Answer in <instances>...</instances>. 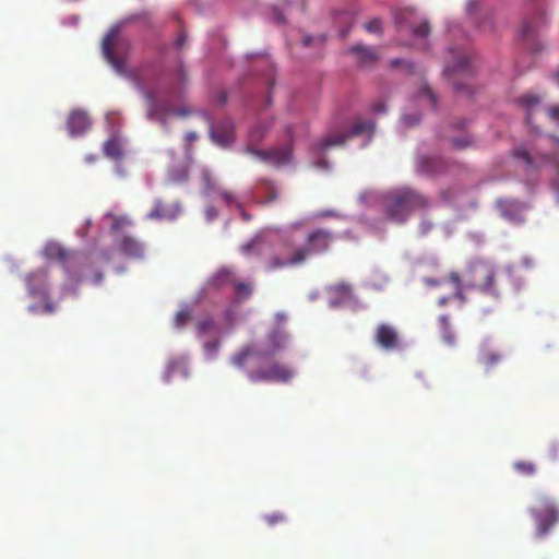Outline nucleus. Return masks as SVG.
I'll return each instance as SVG.
<instances>
[{
  "label": "nucleus",
  "instance_id": "4",
  "mask_svg": "<svg viewBox=\"0 0 559 559\" xmlns=\"http://www.w3.org/2000/svg\"><path fill=\"white\" fill-rule=\"evenodd\" d=\"M295 377L292 367L277 360H267L249 370L247 378L253 383L258 382H280L287 383Z\"/></svg>",
  "mask_w": 559,
  "mask_h": 559
},
{
  "label": "nucleus",
  "instance_id": "14",
  "mask_svg": "<svg viewBox=\"0 0 559 559\" xmlns=\"http://www.w3.org/2000/svg\"><path fill=\"white\" fill-rule=\"evenodd\" d=\"M114 246L119 252L129 258L139 259L144 253L143 245L131 235L122 236L115 240Z\"/></svg>",
  "mask_w": 559,
  "mask_h": 559
},
{
  "label": "nucleus",
  "instance_id": "31",
  "mask_svg": "<svg viewBox=\"0 0 559 559\" xmlns=\"http://www.w3.org/2000/svg\"><path fill=\"white\" fill-rule=\"evenodd\" d=\"M513 468L523 476H533L537 471L536 465L530 461H516L513 464Z\"/></svg>",
  "mask_w": 559,
  "mask_h": 559
},
{
  "label": "nucleus",
  "instance_id": "29",
  "mask_svg": "<svg viewBox=\"0 0 559 559\" xmlns=\"http://www.w3.org/2000/svg\"><path fill=\"white\" fill-rule=\"evenodd\" d=\"M346 139H347V135L343 134V133L329 134L320 142V150L325 151L331 146L343 145L345 143Z\"/></svg>",
  "mask_w": 559,
  "mask_h": 559
},
{
  "label": "nucleus",
  "instance_id": "21",
  "mask_svg": "<svg viewBox=\"0 0 559 559\" xmlns=\"http://www.w3.org/2000/svg\"><path fill=\"white\" fill-rule=\"evenodd\" d=\"M438 321L440 326V335L444 344L448 346H455L456 335L451 326L449 316L442 314L439 317Z\"/></svg>",
  "mask_w": 559,
  "mask_h": 559
},
{
  "label": "nucleus",
  "instance_id": "49",
  "mask_svg": "<svg viewBox=\"0 0 559 559\" xmlns=\"http://www.w3.org/2000/svg\"><path fill=\"white\" fill-rule=\"evenodd\" d=\"M185 139L187 143L191 144L198 139V134L193 131H189L186 133Z\"/></svg>",
  "mask_w": 559,
  "mask_h": 559
},
{
  "label": "nucleus",
  "instance_id": "19",
  "mask_svg": "<svg viewBox=\"0 0 559 559\" xmlns=\"http://www.w3.org/2000/svg\"><path fill=\"white\" fill-rule=\"evenodd\" d=\"M212 140L222 147H227L234 142V128L230 123L218 124L211 129Z\"/></svg>",
  "mask_w": 559,
  "mask_h": 559
},
{
  "label": "nucleus",
  "instance_id": "34",
  "mask_svg": "<svg viewBox=\"0 0 559 559\" xmlns=\"http://www.w3.org/2000/svg\"><path fill=\"white\" fill-rule=\"evenodd\" d=\"M330 293L337 295L343 300H347L350 298L352 289L348 284L340 283V284L331 286Z\"/></svg>",
  "mask_w": 559,
  "mask_h": 559
},
{
  "label": "nucleus",
  "instance_id": "33",
  "mask_svg": "<svg viewBox=\"0 0 559 559\" xmlns=\"http://www.w3.org/2000/svg\"><path fill=\"white\" fill-rule=\"evenodd\" d=\"M192 317V309L188 306L182 307L175 317V325L179 329L183 328Z\"/></svg>",
  "mask_w": 559,
  "mask_h": 559
},
{
  "label": "nucleus",
  "instance_id": "35",
  "mask_svg": "<svg viewBox=\"0 0 559 559\" xmlns=\"http://www.w3.org/2000/svg\"><path fill=\"white\" fill-rule=\"evenodd\" d=\"M451 144L456 150H465L471 147L474 144V141L471 135L463 134L461 136H453L451 139Z\"/></svg>",
  "mask_w": 559,
  "mask_h": 559
},
{
  "label": "nucleus",
  "instance_id": "6",
  "mask_svg": "<svg viewBox=\"0 0 559 559\" xmlns=\"http://www.w3.org/2000/svg\"><path fill=\"white\" fill-rule=\"evenodd\" d=\"M335 238V234L325 228L310 230L305 238V243L299 246L296 261H307L311 254L328 252Z\"/></svg>",
  "mask_w": 559,
  "mask_h": 559
},
{
  "label": "nucleus",
  "instance_id": "8",
  "mask_svg": "<svg viewBox=\"0 0 559 559\" xmlns=\"http://www.w3.org/2000/svg\"><path fill=\"white\" fill-rule=\"evenodd\" d=\"M532 514L536 520L537 531L540 536L545 535L559 520V511L555 502L546 496L537 498L536 507L532 509Z\"/></svg>",
  "mask_w": 559,
  "mask_h": 559
},
{
  "label": "nucleus",
  "instance_id": "13",
  "mask_svg": "<svg viewBox=\"0 0 559 559\" xmlns=\"http://www.w3.org/2000/svg\"><path fill=\"white\" fill-rule=\"evenodd\" d=\"M348 51L355 56L357 66L362 69L372 68L380 59L376 47L358 44L350 47Z\"/></svg>",
  "mask_w": 559,
  "mask_h": 559
},
{
  "label": "nucleus",
  "instance_id": "52",
  "mask_svg": "<svg viewBox=\"0 0 559 559\" xmlns=\"http://www.w3.org/2000/svg\"><path fill=\"white\" fill-rule=\"evenodd\" d=\"M449 297H441L439 300H438V305L439 306H445L449 301Z\"/></svg>",
  "mask_w": 559,
  "mask_h": 559
},
{
  "label": "nucleus",
  "instance_id": "45",
  "mask_svg": "<svg viewBox=\"0 0 559 559\" xmlns=\"http://www.w3.org/2000/svg\"><path fill=\"white\" fill-rule=\"evenodd\" d=\"M371 109L376 114H384V112H386V106H385V103L383 100L376 102L371 106Z\"/></svg>",
  "mask_w": 559,
  "mask_h": 559
},
{
  "label": "nucleus",
  "instance_id": "43",
  "mask_svg": "<svg viewBox=\"0 0 559 559\" xmlns=\"http://www.w3.org/2000/svg\"><path fill=\"white\" fill-rule=\"evenodd\" d=\"M218 194L227 205H231L237 201L235 194L230 191L219 190Z\"/></svg>",
  "mask_w": 559,
  "mask_h": 559
},
{
  "label": "nucleus",
  "instance_id": "37",
  "mask_svg": "<svg viewBox=\"0 0 559 559\" xmlns=\"http://www.w3.org/2000/svg\"><path fill=\"white\" fill-rule=\"evenodd\" d=\"M419 96L420 97H427V99L429 100L431 107L433 109L437 108V104H438V99H437V95L431 91V88L427 85H424L419 92Z\"/></svg>",
  "mask_w": 559,
  "mask_h": 559
},
{
  "label": "nucleus",
  "instance_id": "41",
  "mask_svg": "<svg viewBox=\"0 0 559 559\" xmlns=\"http://www.w3.org/2000/svg\"><path fill=\"white\" fill-rule=\"evenodd\" d=\"M365 29L369 33H381L382 22L380 19H372L365 24Z\"/></svg>",
  "mask_w": 559,
  "mask_h": 559
},
{
  "label": "nucleus",
  "instance_id": "62",
  "mask_svg": "<svg viewBox=\"0 0 559 559\" xmlns=\"http://www.w3.org/2000/svg\"><path fill=\"white\" fill-rule=\"evenodd\" d=\"M253 247V245H247L246 249Z\"/></svg>",
  "mask_w": 559,
  "mask_h": 559
},
{
  "label": "nucleus",
  "instance_id": "51",
  "mask_svg": "<svg viewBox=\"0 0 559 559\" xmlns=\"http://www.w3.org/2000/svg\"><path fill=\"white\" fill-rule=\"evenodd\" d=\"M330 216H333L332 211H325V212L317 214V217H330Z\"/></svg>",
  "mask_w": 559,
  "mask_h": 559
},
{
  "label": "nucleus",
  "instance_id": "10",
  "mask_svg": "<svg viewBox=\"0 0 559 559\" xmlns=\"http://www.w3.org/2000/svg\"><path fill=\"white\" fill-rule=\"evenodd\" d=\"M251 153H253L257 157H259L261 160L266 162L267 164L281 167L286 164H288L292 159V150L286 147H277L273 150H251L249 148Z\"/></svg>",
  "mask_w": 559,
  "mask_h": 559
},
{
  "label": "nucleus",
  "instance_id": "3",
  "mask_svg": "<svg viewBox=\"0 0 559 559\" xmlns=\"http://www.w3.org/2000/svg\"><path fill=\"white\" fill-rule=\"evenodd\" d=\"M384 206L391 221L404 223L414 210L428 207L429 201L415 190L402 188L385 195Z\"/></svg>",
  "mask_w": 559,
  "mask_h": 559
},
{
  "label": "nucleus",
  "instance_id": "50",
  "mask_svg": "<svg viewBox=\"0 0 559 559\" xmlns=\"http://www.w3.org/2000/svg\"><path fill=\"white\" fill-rule=\"evenodd\" d=\"M186 39H187L186 34H185V33H181V34L178 36L177 41H176L177 47H178V48H182V47H183V45H185V43H186Z\"/></svg>",
  "mask_w": 559,
  "mask_h": 559
},
{
  "label": "nucleus",
  "instance_id": "11",
  "mask_svg": "<svg viewBox=\"0 0 559 559\" xmlns=\"http://www.w3.org/2000/svg\"><path fill=\"white\" fill-rule=\"evenodd\" d=\"M374 340L385 350H393L400 347V336L396 329L386 323H381L377 326Z\"/></svg>",
  "mask_w": 559,
  "mask_h": 559
},
{
  "label": "nucleus",
  "instance_id": "53",
  "mask_svg": "<svg viewBox=\"0 0 559 559\" xmlns=\"http://www.w3.org/2000/svg\"><path fill=\"white\" fill-rule=\"evenodd\" d=\"M431 225L428 223H421L423 233L426 234L430 229Z\"/></svg>",
  "mask_w": 559,
  "mask_h": 559
},
{
  "label": "nucleus",
  "instance_id": "39",
  "mask_svg": "<svg viewBox=\"0 0 559 559\" xmlns=\"http://www.w3.org/2000/svg\"><path fill=\"white\" fill-rule=\"evenodd\" d=\"M214 328V321L211 318H204L197 322V329L200 333H206Z\"/></svg>",
  "mask_w": 559,
  "mask_h": 559
},
{
  "label": "nucleus",
  "instance_id": "60",
  "mask_svg": "<svg viewBox=\"0 0 559 559\" xmlns=\"http://www.w3.org/2000/svg\"><path fill=\"white\" fill-rule=\"evenodd\" d=\"M464 124H465V121H464V120H461V121H460V126H459V127H460V128H463V127H464Z\"/></svg>",
  "mask_w": 559,
  "mask_h": 559
},
{
  "label": "nucleus",
  "instance_id": "18",
  "mask_svg": "<svg viewBox=\"0 0 559 559\" xmlns=\"http://www.w3.org/2000/svg\"><path fill=\"white\" fill-rule=\"evenodd\" d=\"M181 207L179 202H175L170 205H166L160 200H156L153 209L147 214L150 219H163V218H175L180 213Z\"/></svg>",
  "mask_w": 559,
  "mask_h": 559
},
{
  "label": "nucleus",
  "instance_id": "54",
  "mask_svg": "<svg viewBox=\"0 0 559 559\" xmlns=\"http://www.w3.org/2000/svg\"><path fill=\"white\" fill-rule=\"evenodd\" d=\"M312 39L313 38L311 36H306L304 38L302 43H304L305 46H309L311 44Z\"/></svg>",
  "mask_w": 559,
  "mask_h": 559
},
{
  "label": "nucleus",
  "instance_id": "24",
  "mask_svg": "<svg viewBox=\"0 0 559 559\" xmlns=\"http://www.w3.org/2000/svg\"><path fill=\"white\" fill-rule=\"evenodd\" d=\"M105 217L111 221V233H120L133 225V221L128 215H117L108 212L105 214Z\"/></svg>",
  "mask_w": 559,
  "mask_h": 559
},
{
  "label": "nucleus",
  "instance_id": "46",
  "mask_svg": "<svg viewBox=\"0 0 559 559\" xmlns=\"http://www.w3.org/2000/svg\"><path fill=\"white\" fill-rule=\"evenodd\" d=\"M548 116L549 118L559 123V106H551L548 108Z\"/></svg>",
  "mask_w": 559,
  "mask_h": 559
},
{
  "label": "nucleus",
  "instance_id": "55",
  "mask_svg": "<svg viewBox=\"0 0 559 559\" xmlns=\"http://www.w3.org/2000/svg\"><path fill=\"white\" fill-rule=\"evenodd\" d=\"M207 215L210 218L214 217L216 215V212L214 210V207H210L207 209Z\"/></svg>",
  "mask_w": 559,
  "mask_h": 559
},
{
  "label": "nucleus",
  "instance_id": "9",
  "mask_svg": "<svg viewBox=\"0 0 559 559\" xmlns=\"http://www.w3.org/2000/svg\"><path fill=\"white\" fill-rule=\"evenodd\" d=\"M299 246L295 247L288 242L282 243L273 254H271L264 263L266 271H275L285 267H296L306 261H296Z\"/></svg>",
  "mask_w": 559,
  "mask_h": 559
},
{
  "label": "nucleus",
  "instance_id": "27",
  "mask_svg": "<svg viewBox=\"0 0 559 559\" xmlns=\"http://www.w3.org/2000/svg\"><path fill=\"white\" fill-rule=\"evenodd\" d=\"M233 288L237 299L239 300L248 299L253 292L252 284L250 282L239 281L237 277L235 278Z\"/></svg>",
  "mask_w": 559,
  "mask_h": 559
},
{
  "label": "nucleus",
  "instance_id": "17",
  "mask_svg": "<svg viewBox=\"0 0 559 559\" xmlns=\"http://www.w3.org/2000/svg\"><path fill=\"white\" fill-rule=\"evenodd\" d=\"M69 132L72 136L83 134L91 126L88 116L83 110H73L67 121Z\"/></svg>",
  "mask_w": 559,
  "mask_h": 559
},
{
  "label": "nucleus",
  "instance_id": "47",
  "mask_svg": "<svg viewBox=\"0 0 559 559\" xmlns=\"http://www.w3.org/2000/svg\"><path fill=\"white\" fill-rule=\"evenodd\" d=\"M532 34H533V29H532L531 24L525 23V24L523 25V27H522V35H523V37H524V38H528V37H531V36H532Z\"/></svg>",
  "mask_w": 559,
  "mask_h": 559
},
{
  "label": "nucleus",
  "instance_id": "57",
  "mask_svg": "<svg viewBox=\"0 0 559 559\" xmlns=\"http://www.w3.org/2000/svg\"><path fill=\"white\" fill-rule=\"evenodd\" d=\"M45 311H46V312H52V311H53V307H52L51 305L47 304V305L45 306Z\"/></svg>",
  "mask_w": 559,
  "mask_h": 559
},
{
  "label": "nucleus",
  "instance_id": "26",
  "mask_svg": "<svg viewBox=\"0 0 559 559\" xmlns=\"http://www.w3.org/2000/svg\"><path fill=\"white\" fill-rule=\"evenodd\" d=\"M374 131V122L372 120L359 119L354 122L349 136H357L362 133L371 134Z\"/></svg>",
  "mask_w": 559,
  "mask_h": 559
},
{
  "label": "nucleus",
  "instance_id": "23",
  "mask_svg": "<svg viewBox=\"0 0 559 559\" xmlns=\"http://www.w3.org/2000/svg\"><path fill=\"white\" fill-rule=\"evenodd\" d=\"M44 252L48 259L56 260L61 263H66L71 257V253L68 250L57 243L47 245Z\"/></svg>",
  "mask_w": 559,
  "mask_h": 559
},
{
  "label": "nucleus",
  "instance_id": "44",
  "mask_svg": "<svg viewBox=\"0 0 559 559\" xmlns=\"http://www.w3.org/2000/svg\"><path fill=\"white\" fill-rule=\"evenodd\" d=\"M402 120L405 123V126L413 127L419 122L420 118L417 115H404Z\"/></svg>",
  "mask_w": 559,
  "mask_h": 559
},
{
  "label": "nucleus",
  "instance_id": "22",
  "mask_svg": "<svg viewBox=\"0 0 559 559\" xmlns=\"http://www.w3.org/2000/svg\"><path fill=\"white\" fill-rule=\"evenodd\" d=\"M449 281L454 285L453 298L460 300L461 302H465L467 300L465 290L466 288V277L464 282L457 272H451L449 274Z\"/></svg>",
  "mask_w": 559,
  "mask_h": 559
},
{
  "label": "nucleus",
  "instance_id": "32",
  "mask_svg": "<svg viewBox=\"0 0 559 559\" xmlns=\"http://www.w3.org/2000/svg\"><path fill=\"white\" fill-rule=\"evenodd\" d=\"M411 31L415 39L425 40L430 34V26L426 21H421L417 25H412Z\"/></svg>",
  "mask_w": 559,
  "mask_h": 559
},
{
  "label": "nucleus",
  "instance_id": "2",
  "mask_svg": "<svg viewBox=\"0 0 559 559\" xmlns=\"http://www.w3.org/2000/svg\"><path fill=\"white\" fill-rule=\"evenodd\" d=\"M287 341L288 334L285 329L276 326L267 333L262 342L245 345L231 357L230 361L236 368L243 369L249 359H270L274 357L286 347Z\"/></svg>",
  "mask_w": 559,
  "mask_h": 559
},
{
  "label": "nucleus",
  "instance_id": "12",
  "mask_svg": "<svg viewBox=\"0 0 559 559\" xmlns=\"http://www.w3.org/2000/svg\"><path fill=\"white\" fill-rule=\"evenodd\" d=\"M119 28L112 27L103 39L102 49L106 60L114 67L118 73H123L124 62L114 52V46L118 37Z\"/></svg>",
  "mask_w": 559,
  "mask_h": 559
},
{
  "label": "nucleus",
  "instance_id": "61",
  "mask_svg": "<svg viewBox=\"0 0 559 559\" xmlns=\"http://www.w3.org/2000/svg\"><path fill=\"white\" fill-rule=\"evenodd\" d=\"M277 319H278V320H284V319H285V317H284V316H282V314H277Z\"/></svg>",
  "mask_w": 559,
  "mask_h": 559
},
{
  "label": "nucleus",
  "instance_id": "38",
  "mask_svg": "<svg viewBox=\"0 0 559 559\" xmlns=\"http://www.w3.org/2000/svg\"><path fill=\"white\" fill-rule=\"evenodd\" d=\"M512 155L515 158L522 159L527 166H532L533 164L530 153L523 147L514 148Z\"/></svg>",
  "mask_w": 559,
  "mask_h": 559
},
{
  "label": "nucleus",
  "instance_id": "48",
  "mask_svg": "<svg viewBox=\"0 0 559 559\" xmlns=\"http://www.w3.org/2000/svg\"><path fill=\"white\" fill-rule=\"evenodd\" d=\"M425 283L430 286V287H436V286H440L441 284H443V281L442 280H437V278H426L425 280Z\"/></svg>",
  "mask_w": 559,
  "mask_h": 559
},
{
  "label": "nucleus",
  "instance_id": "59",
  "mask_svg": "<svg viewBox=\"0 0 559 559\" xmlns=\"http://www.w3.org/2000/svg\"><path fill=\"white\" fill-rule=\"evenodd\" d=\"M555 79H556L557 83L559 84V70L555 73Z\"/></svg>",
  "mask_w": 559,
  "mask_h": 559
},
{
  "label": "nucleus",
  "instance_id": "36",
  "mask_svg": "<svg viewBox=\"0 0 559 559\" xmlns=\"http://www.w3.org/2000/svg\"><path fill=\"white\" fill-rule=\"evenodd\" d=\"M438 160L431 157H420L419 166L423 171L427 174H437L439 173V168L437 167Z\"/></svg>",
  "mask_w": 559,
  "mask_h": 559
},
{
  "label": "nucleus",
  "instance_id": "56",
  "mask_svg": "<svg viewBox=\"0 0 559 559\" xmlns=\"http://www.w3.org/2000/svg\"><path fill=\"white\" fill-rule=\"evenodd\" d=\"M401 62H402V60L394 59V60L391 61V64H392V67H397Z\"/></svg>",
  "mask_w": 559,
  "mask_h": 559
},
{
  "label": "nucleus",
  "instance_id": "28",
  "mask_svg": "<svg viewBox=\"0 0 559 559\" xmlns=\"http://www.w3.org/2000/svg\"><path fill=\"white\" fill-rule=\"evenodd\" d=\"M104 153L106 156L112 159H120L123 155L121 145L118 140L110 139L104 144Z\"/></svg>",
  "mask_w": 559,
  "mask_h": 559
},
{
  "label": "nucleus",
  "instance_id": "25",
  "mask_svg": "<svg viewBox=\"0 0 559 559\" xmlns=\"http://www.w3.org/2000/svg\"><path fill=\"white\" fill-rule=\"evenodd\" d=\"M520 104L526 110V122L531 123L532 115L535 108L540 104V98L536 95L527 94L520 98Z\"/></svg>",
  "mask_w": 559,
  "mask_h": 559
},
{
  "label": "nucleus",
  "instance_id": "16",
  "mask_svg": "<svg viewBox=\"0 0 559 559\" xmlns=\"http://www.w3.org/2000/svg\"><path fill=\"white\" fill-rule=\"evenodd\" d=\"M28 293L34 297L47 296V273L43 270L32 272L26 278Z\"/></svg>",
  "mask_w": 559,
  "mask_h": 559
},
{
  "label": "nucleus",
  "instance_id": "15",
  "mask_svg": "<svg viewBox=\"0 0 559 559\" xmlns=\"http://www.w3.org/2000/svg\"><path fill=\"white\" fill-rule=\"evenodd\" d=\"M235 278L236 275L231 269L221 267L207 278L204 289L218 290L226 286H233Z\"/></svg>",
  "mask_w": 559,
  "mask_h": 559
},
{
  "label": "nucleus",
  "instance_id": "20",
  "mask_svg": "<svg viewBox=\"0 0 559 559\" xmlns=\"http://www.w3.org/2000/svg\"><path fill=\"white\" fill-rule=\"evenodd\" d=\"M258 191L261 195L260 203L261 204H271L276 202L280 199V191L276 185L271 181L263 179L258 185Z\"/></svg>",
  "mask_w": 559,
  "mask_h": 559
},
{
  "label": "nucleus",
  "instance_id": "1",
  "mask_svg": "<svg viewBox=\"0 0 559 559\" xmlns=\"http://www.w3.org/2000/svg\"><path fill=\"white\" fill-rule=\"evenodd\" d=\"M465 277L467 289L495 300L501 297L502 283L499 269L493 263L485 260L472 262L466 269Z\"/></svg>",
  "mask_w": 559,
  "mask_h": 559
},
{
  "label": "nucleus",
  "instance_id": "40",
  "mask_svg": "<svg viewBox=\"0 0 559 559\" xmlns=\"http://www.w3.org/2000/svg\"><path fill=\"white\" fill-rule=\"evenodd\" d=\"M264 521L269 525H275V524L285 522L286 521V516L283 513H281V512H274L272 514H266L264 516Z\"/></svg>",
  "mask_w": 559,
  "mask_h": 559
},
{
  "label": "nucleus",
  "instance_id": "58",
  "mask_svg": "<svg viewBox=\"0 0 559 559\" xmlns=\"http://www.w3.org/2000/svg\"><path fill=\"white\" fill-rule=\"evenodd\" d=\"M103 280V274L98 273L96 275V283H99Z\"/></svg>",
  "mask_w": 559,
  "mask_h": 559
},
{
  "label": "nucleus",
  "instance_id": "7",
  "mask_svg": "<svg viewBox=\"0 0 559 559\" xmlns=\"http://www.w3.org/2000/svg\"><path fill=\"white\" fill-rule=\"evenodd\" d=\"M146 99V111L150 119L158 118L163 128L166 127V116L174 115L178 117H187L191 114V110L186 107L174 108L170 105V95H165L162 100H158L155 93L152 91L145 92Z\"/></svg>",
  "mask_w": 559,
  "mask_h": 559
},
{
  "label": "nucleus",
  "instance_id": "30",
  "mask_svg": "<svg viewBox=\"0 0 559 559\" xmlns=\"http://www.w3.org/2000/svg\"><path fill=\"white\" fill-rule=\"evenodd\" d=\"M502 356L498 353L490 352V350H484L479 357L480 364L484 365V367L489 370L493 366H496L500 360Z\"/></svg>",
  "mask_w": 559,
  "mask_h": 559
},
{
  "label": "nucleus",
  "instance_id": "42",
  "mask_svg": "<svg viewBox=\"0 0 559 559\" xmlns=\"http://www.w3.org/2000/svg\"><path fill=\"white\" fill-rule=\"evenodd\" d=\"M219 345H221V343L218 340H213V341L206 342L204 344V350L206 352V354L210 357H214L216 355V353L218 352Z\"/></svg>",
  "mask_w": 559,
  "mask_h": 559
},
{
  "label": "nucleus",
  "instance_id": "5",
  "mask_svg": "<svg viewBox=\"0 0 559 559\" xmlns=\"http://www.w3.org/2000/svg\"><path fill=\"white\" fill-rule=\"evenodd\" d=\"M449 64L444 70V75L451 82L456 91L467 90V85L457 82V79H471L473 76V66L471 55L463 50L450 49Z\"/></svg>",
  "mask_w": 559,
  "mask_h": 559
}]
</instances>
